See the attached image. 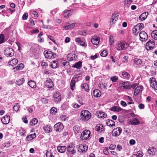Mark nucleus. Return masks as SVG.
<instances>
[{
  "label": "nucleus",
  "instance_id": "61",
  "mask_svg": "<svg viewBox=\"0 0 157 157\" xmlns=\"http://www.w3.org/2000/svg\"><path fill=\"white\" fill-rule=\"evenodd\" d=\"M28 14L27 13H24L22 17V18L24 20H26L28 18Z\"/></svg>",
  "mask_w": 157,
  "mask_h": 157
},
{
  "label": "nucleus",
  "instance_id": "1",
  "mask_svg": "<svg viewBox=\"0 0 157 157\" xmlns=\"http://www.w3.org/2000/svg\"><path fill=\"white\" fill-rule=\"evenodd\" d=\"M91 113L88 110H85L82 111L80 114L81 119L84 121H87L90 118Z\"/></svg>",
  "mask_w": 157,
  "mask_h": 157
},
{
  "label": "nucleus",
  "instance_id": "22",
  "mask_svg": "<svg viewBox=\"0 0 157 157\" xmlns=\"http://www.w3.org/2000/svg\"><path fill=\"white\" fill-rule=\"evenodd\" d=\"M148 13L145 12L142 13L139 17V18L140 20L143 21L147 17Z\"/></svg>",
  "mask_w": 157,
  "mask_h": 157
},
{
  "label": "nucleus",
  "instance_id": "14",
  "mask_svg": "<svg viewBox=\"0 0 157 157\" xmlns=\"http://www.w3.org/2000/svg\"><path fill=\"white\" fill-rule=\"evenodd\" d=\"M88 147L86 145H83L82 144H80L78 147V151L80 152H83L86 151Z\"/></svg>",
  "mask_w": 157,
  "mask_h": 157
},
{
  "label": "nucleus",
  "instance_id": "10",
  "mask_svg": "<svg viewBox=\"0 0 157 157\" xmlns=\"http://www.w3.org/2000/svg\"><path fill=\"white\" fill-rule=\"evenodd\" d=\"M53 97L54 101L56 103H59L61 100V96L58 92L54 94Z\"/></svg>",
  "mask_w": 157,
  "mask_h": 157
},
{
  "label": "nucleus",
  "instance_id": "53",
  "mask_svg": "<svg viewBox=\"0 0 157 157\" xmlns=\"http://www.w3.org/2000/svg\"><path fill=\"white\" fill-rule=\"evenodd\" d=\"M72 56L71 54H68L67 56L68 60L69 61H72L73 59V58L71 56Z\"/></svg>",
  "mask_w": 157,
  "mask_h": 157
},
{
  "label": "nucleus",
  "instance_id": "39",
  "mask_svg": "<svg viewBox=\"0 0 157 157\" xmlns=\"http://www.w3.org/2000/svg\"><path fill=\"white\" fill-rule=\"evenodd\" d=\"M38 122V120L36 118H34L30 122V124L32 126H33L36 125Z\"/></svg>",
  "mask_w": 157,
  "mask_h": 157
},
{
  "label": "nucleus",
  "instance_id": "42",
  "mask_svg": "<svg viewBox=\"0 0 157 157\" xmlns=\"http://www.w3.org/2000/svg\"><path fill=\"white\" fill-rule=\"evenodd\" d=\"M58 62L56 61H54L52 62L51 65V67L52 68H56L57 67Z\"/></svg>",
  "mask_w": 157,
  "mask_h": 157
},
{
  "label": "nucleus",
  "instance_id": "31",
  "mask_svg": "<svg viewBox=\"0 0 157 157\" xmlns=\"http://www.w3.org/2000/svg\"><path fill=\"white\" fill-rule=\"evenodd\" d=\"M121 110H122V109L121 108L117 106L113 107L111 109V110L117 112L121 111Z\"/></svg>",
  "mask_w": 157,
  "mask_h": 157
},
{
  "label": "nucleus",
  "instance_id": "17",
  "mask_svg": "<svg viewBox=\"0 0 157 157\" xmlns=\"http://www.w3.org/2000/svg\"><path fill=\"white\" fill-rule=\"evenodd\" d=\"M143 87L142 86H139L135 89L134 94L135 95H137L138 94L141 92L143 90Z\"/></svg>",
  "mask_w": 157,
  "mask_h": 157
},
{
  "label": "nucleus",
  "instance_id": "8",
  "mask_svg": "<svg viewBox=\"0 0 157 157\" xmlns=\"http://www.w3.org/2000/svg\"><path fill=\"white\" fill-rule=\"evenodd\" d=\"M122 129L120 127H117L114 128L112 132V135L115 136H119L121 133Z\"/></svg>",
  "mask_w": 157,
  "mask_h": 157
},
{
  "label": "nucleus",
  "instance_id": "29",
  "mask_svg": "<svg viewBox=\"0 0 157 157\" xmlns=\"http://www.w3.org/2000/svg\"><path fill=\"white\" fill-rule=\"evenodd\" d=\"M136 28V30H141L144 28V25L142 23H140L137 24L135 26Z\"/></svg>",
  "mask_w": 157,
  "mask_h": 157
},
{
  "label": "nucleus",
  "instance_id": "4",
  "mask_svg": "<svg viewBox=\"0 0 157 157\" xmlns=\"http://www.w3.org/2000/svg\"><path fill=\"white\" fill-rule=\"evenodd\" d=\"M128 46V44L127 43H124L121 42L116 44V48L117 50L121 51L124 50L125 48H126Z\"/></svg>",
  "mask_w": 157,
  "mask_h": 157
},
{
  "label": "nucleus",
  "instance_id": "63",
  "mask_svg": "<svg viewBox=\"0 0 157 157\" xmlns=\"http://www.w3.org/2000/svg\"><path fill=\"white\" fill-rule=\"evenodd\" d=\"M125 98L126 99L128 100L131 101H133V100H132V98L130 96H126L125 97Z\"/></svg>",
  "mask_w": 157,
  "mask_h": 157
},
{
  "label": "nucleus",
  "instance_id": "6",
  "mask_svg": "<svg viewBox=\"0 0 157 157\" xmlns=\"http://www.w3.org/2000/svg\"><path fill=\"white\" fill-rule=\"evenodd\" d=\"M63 125L62 123L58 122L54 125V128L56 132H60L63 130Z\"/></svg>",
  "mask_w": 157,
  "mask_h": 157
},
{
  "label": "nucleus",
  "instance_id": "47",
  "mask_svg": "<svg viewBox=\"0 0 157 157\" xmlns=\"http://www.w3.org/2000/svg\"><path fill=\"white\" fill-rule=\"evenodd\" d=\"M19 132L20 136H25V134L26 132V131L25 130L22 129H20L19 130Z\"/></svg>",
  "mask_w": 157,
  "mask_h": 157
},
{
  "label": "nucleus",
  "instance_id": "50",
  "mask_svg": "<svg viewBox=\"0 0 157 157\" xmlns=\"http://www.w3.org/2000/svg\"><path fill=\"white\" fill-rule=\"evenodd\" d=\"M108 54V52H107V50H105L103 51L101 54V55L102 57H105Z\"/></svg>",
  "mask_w": 157,
  "mask_h": 157
},
{
  "label": "nucleus",
  "instance_id": "56",
  "mask_svg": "<svg viewBox=\"0 0 157 157\" xmlns=\"http://www.w3.org/2000/svg\"><path fill=\"white\" fill-rule=\"evenodd\" d=\"M46 156L47 157H54V156L53 155L52 153L49 151H47L46 153Z\"/></svg>",
  "mask_w": 157,
  "mask_h": 157
},
{
  "label": "nucleus",
  "instance_id": "3",
  "mask_svg": "<svg viewBox=\"0 0 157 157\" xmlns=\"http://www.w3.org/2000/svg\"><path fill=\"white\" fill-rule=\"evenodd\" d=\"M4 54L7 57H11L14 55V52L11 48H6L4 51Z\"/></svg>",
  "mask_w": 157,
  "mask_h": 157
},
{
  "label": "nucleus",
  "instance_id": "52",
  "mask_svg": "<svg viewBox=\"0 0 157 157\" xmlns=\"http://www.w3.org/2000/svg\"><path fill=\"white\" fill-rule=\"evenodd\" d=\"M109 41L111 45H112L114 43V38L113 36L111 35L109 38Z\"/></svg>",
  "mask_w": 157,
  "mask_h": 157
},
{
  "label": "nucleus",
  "instance_id": "32",
  "mask_svg": "<svg viewBox=\"0 0 157 157\" xmlns=\"http://www.w3.org/2000/svg\"><path fill=\"white\" fill-rule=\"evenodd\" d=\"M82 62L81 61H79L77 63H76L72 67H73L76 68L77 69H80L82 66Z\"/></svg>",
  "mask_w": 157,
  "mask_h": 157
},
{
  "label": "nucleus",
  "instance_id": "5",
  "mask_svg": "<svg viewBox=\"0 0 157 157\" xmlns=\"http://www.w3.org/2000/svg\"><path fill=\"white\" fill-rule=\"evenodd\" d=\"M81 78V77L78 76V75H75V77L73 78L71 80L70 83V86L71 89L74 90L73 88L75 87L76 82L78 81V80H80Z\"/></svg>",
  "mask_w": 157,
  "mask_h": 157
},
{
  "label": "nucleus",
  "instance_id": "55",
  "mask_svg": "<svg viewBox=\"0 0 157 157\" xmlns=\"http://www.w3.org/2000/svg\"><path fill=\"white\" fill-rule=\"evenodd\" d=\"M79 104H80V105H79L78 104H75L73 105V107L75 108H78L80 106L82 105H83V103L80 102V101H79Z\"/></svg>",
  "mask_w": 157,
  "mask_h": 157
},
{
  "label": "nucleus",
  "instance_id": "35",
  "mask_svg": "<svg viewBox=\"0 0 157 157\" xmlns=\"http://www.w3.org/2000/svg\"><path fill=\"white\" fill-rule=\"evenodd\" d=\"M75 24L74 23L71 24L69 25L64 26V28L66 29L67 30L71 29L73 28L75 26Z\"/></svg>",
  "mask_w": 157,
  "mask_h": 157
},
{
  "label": "nucleus",
  "instance_id": "62",
  "mask_svg": "<svg viewBox=\"0 0 157 157\" xmlns=\"http://www.w3.org/2000/svg\"><path fill=\"white\" fill-rule=\"evenodd\" d=\"M138 107L140 109H144V105L142 103L140 104L139 105Z\"/></svg>",
  "mask_w": 157,
  "mask_h": 157
},
{
  "label": "nucleus",
  "instance_id": "37",
  "mask_svg": "<svg viewBox=\"0 0 157 157\" xmlns=\"http://www.w3.org/2000/svg\"><path fill=\"white\" fill-rule=\"evenodd\" d=\"M134 62L136 65H140L142 63V61L140 59L135 58L134 59Z\"/></svg>",
  "mask_w": 157,
  "mask_h": 157
},
{
  "label": "nucleus",
  "instance_id": "12",
  "mask_svg": "<svg viewBox=\"0 0 157 157\" xmlns=\"http://www.w3.org/2000/svg\"><path fill=\"white\" fill-rule=\"evenodd\" d=\"M10 120V117L9 115H6L4 116L1 119L2 122L4 124H6L9 122Z\"/></svg>",
  "mask_w": 157,
  "mask_h": 157
},
{
  "label": "nucleus",
  "instance_id": "44",
  "mask_svg": "<svg viewBox=\"0 0 157 157\" xmlns=\"http://www.w3.org/2000/svg\"><path fill=\"white\" fill-rule=\"evenodd\" d=\"M57 110L56 108L55 107H52L50 109V112L51 114L52 115H55L57 112Z\"/></svg>",
  "mask_w": 157,
  "mask_h": 157
},
{
  "label": "nucleus",
  "instance_id": "43",
  "mask_svg": "<svg viewBox=\"0 0 157 157\" xmlns=\"http://www.w3.org/2000/svg\"><path fill=\"white\" fill-rule=\"evenodd\" d=\"M82 89H84L87 92L89 90V87L87 84L84 83L82 86Z\"/></svg>",
  "mask_w": 157,
  "mask_h": 157
},
{
  "label": "nucleus",
  "instance_id": "19",
  "mask_svg": "<svg viewBox=\"0 0 157 157\" xmlns=\"http://www.w3.org/2000/svg\"><path fill=\"white\" fill-rule=\"evenodd\" d=\"M128 123L132 125H138L140 123V122L137 119L134 118L132 120H130Z\"/></svg>",
  "mask_w": 157,
  "mask_h": 157
},
{
  "label": "nucleus",
  "instance_id": "40",
  "mask_svg": "<svg viewBox=\"0 0 157 157\" xmlns=\"http://www.w3.org/2000/svg\"><path fill=\"white\" fill-rule=\"evenodd\" d=\"M25 81L24 78H22L16 81V83L18 86L21 85Z\"/></svg>",
  "mask_w": 157,
  "mask_h": 157
},
{
  "label": "nucleus",
  "instance_id": "58",
  "mask_svg": "<svg viewBox=\"0 0 157 157\" xmlns=\"http://www.w3.org/2000/svg\"><path fill=\"white\" fill-rule=\"evenodd\" d=\"M133 1V0H125L124 1L125 5L130 4Z\"/></svg>",
  "mask_w": 157,
  "mask_h": 157
},
{
  "label": "nucleus",
  "instance_id": "16",
  "mask_svg": "<svg viewBox=\"0 0 157 157\" xmlns=\"http://www.w3.org/2000/svg\"><path fill=\"white\" fill-rule=\"evenodd\" d=\"M45 86L48 88H52L53 86V84L52 81L50 79H48L45 82Z\"/></svg>",
  "mask_w": 157,
  "mask_h": 157
},
{
  "label": "nucleus",
  "instance_id": "13",
  "mask_svg": "<svg viewBox=\"0 0 157 157\" xmlns=\"http://www.w3.org/2000/svg\"><path fill=\"white\" fill-rule=\"evenodd\" d=\"M100 39L99 37L94 36L91 38V41L94 45H97L99 42Z\"/></svg>",
  "mask_w": 157,
  "mask_h": 157
},
{
  "label": "nucleus",
  "instance_id": "48",
  "mask_svg": "<svg viewBox=\"0 0 157 157\" xmlns=\"http://www.w3.org/2000/svg\"><path fill=\"white\" fill-rule=\"evenodd\" d=\"M110 79L113 82H116L118 80V78L117 76H115L111 77Z\"/></svg>",
  "mask_w": 157,
  "mask_h": 157
},
{
  "label": "nucleus",
  "instance_id": "59",
  "mask_svg": "<svg viewBox=\"0 0 157 157\" xmlns=\"http://www.w3.org/2000/svg\"><path fill=\"white\" fill-rule=\"evenodd\" d=\"M116 145L115 144H112L109 147V148L111 150H113L116 148Z\"/></svg>",
  "mask_w": 157,
  "mask_h": 157
},
{
  "label": "nucleus",
  "instance_id": "41",
  "mask_svg": "<svg viewBox=\"0 0 157 157\" xmlns=\"http://www.w3.org/2000/svg\"><path fill=\"white\" fill-rule=\"evenodd\" d=\"M44 130L47 132H49L51 131V128L49 125H45L43 128Z\"/></svg>",
  "mask_w": 157,
  "mask_h": 157
},
{
  "label": "nucleus",
  "instance_id": "51",
  "mask_svg": "<svg viewBox=\"0 0 157 157\" xmlns=\"http://www.w3.org/2000/svg\"><path fill=\"white\" fill-rule=\"evenodd\" d=\"M4 35L3 34H1L0 36V44L2 43L4 41Z\"/></svg>",
  "mask_w": 157,
  "mask_h": 157
},
{
  "label": "nucleus",
  "instance_id": "54",
  "mask_svg": "<svg viewBox=\"0 0 157 157\" xmlns=\"http://www.w3.org/2000/svg\"><path fill=\"white\" fill-rule=\"evenodd\" d=\"M137 85V83L131 84L129 83V87H130V89L132 88L134 89Z\"/></svg>",
  "mask_w": 157,
  "mask_h": 157
},
{
  "label": "nucleus",
  "instance_id": "49",
  "mask_svg": "<svg viewBox=\"0 0 157 157\" xmlns=\"http://www.w3.org/2000/svg\"><path fill=\"white\" fill-rule=\"evenodd\" d=\"M20 108L19 105L17 103H16L13 107V109L15 111L17 112Z\"/></svg>",
  "mask_w": 157,
  "mask_h": 157
},
{
  "label": "nucleus",
  "instance_id": "24",
  "mask_svg": "<svg viewBox=\"0 0 157 157\" xmlns=\"http://www.w3.org/2000/svg\"><path fill=\"white\" fill-rule=\"evenodd\" d=\"M98 116L99 118H104L106 117V114L102 111H99L97 113Z\"/></svg>",
  "mask_w": 157,
  "mask_h": 157
},
{
  "label": "nucleus",
  "instance_id": "33",
  "mask_svg": "<svg viewBox=\"0 0 157 157\" xmlns=\"http://www.w3.org/2000/svg\"><path fill=\"white\" fill-rule=\"evenodd\" d=\"M151 36L155 40H157V30L152 31L151 33Z\"/></svg>",
  "mask_w": 157,
  "mask_h": 157
},
{
  "label": "nucleus",
  "instance_id": "26",
  "mask_svg": "<svg viewBox=\"0 0 157 157\" xmlns=\"http://www.w3.org/2000/svg\"><path fill=\"white\" fill-rule=\"evenodd\" d=\"M72 10H67L64 12L63 15L64 17L66 18H68L69 16L72 15Z\"/></svg>",
  "mask_w": 157,
  "mask_h": 157
},
{
  "label": "nucleus",
  "instance_id": "9",
  "mask_svg": "<svg viewBox=\"0 0 157 157\" xmlns=\"http://www.w3.org/2000/svg\"><path fill=\"white\" fill-rule=\"evenodd\" d=\"M118 18L116 14L114 13L112 14L110 21V25L111 27L114 26V24L117 20Z\"/></svg>",
  "mask_w": 157,
  "mask_h": 157
},
{
  "label": "nucleus",
  "instance_id": "57",
  "mask_svg": "<svg viewBox=\"0 0 157 157\" xmlns=\"http://www.w3.org/2000/svg\"><path fill=\"white\" fill-rule=\"evenodd\" d=\"M136 155L138 156L139 157H142L143 155L142 152L140 151H138Z\"/></svg>",
  "mask_w": 157,
  "mask_h": 157
},
{
  "label": "nucleus",
  "instance_id": "25",
  "mask_svg": "<svg viewBox=\"0 0 157 157\" xmlns=\"http://www.w3.org/2000/svg\"><path fill=\"white\" fill-rule=\"evenodd\" d=\"M36 137V134L35 133L31 135H28L26 138V141H29L32 140L35 138Z\"/></svg>",
  "mask_w": 157,
  "mask_h": 157
},
{
  "label": "nucleus",
  "instance_id": "2",
  "mask_svg": "<svg viewBox=\"0 0 157 157\" xmlns=\"http://www.w3.org/2000/svg\"><path fill=\"white\" fill-rule=\"evenodd\" d=\"M90 132L87 130H85L81 133L80 137L81 139L82 140H86L90 136Z\"/></svg>",
  "mask_w": 157,
  "mask_h": 157
},
{
  "label": "nucleus",
  "instance_id": "15",
  "mask_svg": "<svg viewBox=\"0 0 157 157\" xmlns=\"http://www.w3.org/2000/svg\"><path fill=\"white\" fill-rule=\"evenodd\" d=\"M75 147L74 145L72 144H70L67 147V151L69 152H71L72 154H74L75 153V151L74 150Z\"/></svg>",
  "mask_w": 157,
  "mask_h": 157
},
{
  "label": "nucleus",
  "instance_id": "11",
  "mask_svg": "<svg viewBox=\"0 0 157 157\" xmlns=\"http://www.w3.org/2000/svg\"><path fill=\"white\" fill-rule=\"evenodd\" d=\"M140 39L142 41L146 40L148 38V36L146 33L144 31H142L139 33Z\"/></svg>",
  "mask_w": 157,
  "mask_h": 157
},
{
  "label": "nucleus",
  "instance_id": "21",
  "mask_svg": "<svg viewBox=\"0 0 157 157\" xmlns=\"http://www.w3.org/2000/svg\"><path fill=\"white\" fill-rule=\"evenodd\" d=\"M93 95L94 96L97 97H100L101 95V93L99 90L95 89L93 92Z\"/></svg>",
  "mask_w": 157,
  "mask_h": 157
},
{
  "label": "nucleus",
  "instance_id": "38",
  "mask_svg": "<svg viewBox=\"0 0 157 157\" xmlns=\"http://www.w3.org/2000/svg\"><path fill=\"white\" fill-rule=\"evenodd\" d=\"M73 128L75 133H78L80 130V127L77 125L75 126Z\"/></svg>",
  "mask_w": 157,
  "mask_h": 157
},
{
  "label": "nucleus",
  "instance_id": "7",
  "mask_svg": "<svg viewBox=\"0 0 157 157\" xmlns=\"http://www.w3.org/2000/svg\"><path fill=\"white\" fill-rule=\"evenodd\" d=\"M155 45V43L153 40H149L146 44V48L148 50L153 49Z\"/></svg>",
  "mask_w": 157,
  "mask_h": 157
},
{
  "label": "nucleus",
  "instance_id": "23",
  "mask_svg": "<svg viewBox=\"0 0 157 157\" xmlns=\"http://www.w3.org/2000/svg\"><path fill=\"white\" fill-rule=\"evenodd\" d=\"M18 63V60L16 59H13L11 60L10 61L8 62V64L12 66H14L16 65V64H17Z\"/></svg>",
  "mask_w": 157,
  "mask_h": 157
},
{
  "label": "nucleus",
  "instance_id": "64",
  "mask_svg": "<svg viewBox=\"0 0 157 157\" xmlns=\"http://www.w3.org/2000/svg\"><path fill=\"white\" fill-rule=\"evenodd\" d=\"M98 57V56L97 54H95L94 56H90V58L92 60H94L96 59Z\"/></svg>",
  "mask_w": 157,
  "mask_h": 157
},
{
  "label": "nucleus",
  "instance_id": "34",
  "mask_svg": "<svg viewBox=\"0 0 157 157\" xmlns=\"http://www.w3.org/2000/svg\"><path fill=\"white\" fill-rule=\"evenodd\" d=\"M23 68V65L22 63H20L17 66L14 67L13 68V70H14V71H16L15 69L16 70L22 69Z\"/></svg>",
  "mask_w": 157,
  "mask_h": 157
},
{
  "label": "nucleus",
  "instance_id": "18",
  "mask_svg": "<svg viewBox=\"0 0 157 157\" xmlns=\"http://www.w3.org/2000/svg\"><path fill=\"white\" fill-rule=\"evenodd\" d=\"M95 130L100 132L104 130L105 128L101 124H98L96 125L95 128Z\"/></svg>",
  "mask_w": 157,
  "mask_h": 157
},
{
  "label": "nucleus",
  "instance_id": "46",
  "mask_svg": "<svg viewBox=\"0 0 157 157\" xmlns=\"http://www.w3.org/2000/svg\"><path fill=\"white\" fill-rule=\"evenodd\" d=\"M150 84L153 88H154L155 90H157V83L156 82H151Z\"/></svg>",
  "mask_w": 157,
  "mask_h": 157
},
{
  "label": "nucleus",
  "instance_id": "28",
  "mask_svg": "<svg viewBox=\"0 0 157 157\" xmlns=\"http://www.w3.org/2000/svg\"><path fill=\"white\" fill-rule=\"evenodd\" d=\"M156 149L154 147L150 148L147 150L148 153L151 155L155 154L156 152Z\"/></svg>",
  "mask_w": 157,
  "mask_h": 157
},
{
  "label": "nucleus",
  "instance_id": "36",
  "mask_svg": "<svg viewBox=\"0 0 157 157\" xmlns=\"http://www.w3.org/2000/svg\"><path fill=\"white\" fill-rule=\"evenodd\" d=\"M106 124L109 126H113L115 125V122L112 120H109L106 123Z\"/></svg>",
  "mask_w": 157,
  "mask_h": 157
},
{
  "label": "nucleus",
  "instance_id": "27",
  "mask_svg": "<svg viewBox=\"0 0 157 157\" xmlns=\"http://www.w3.org/2000/svg\"><path fill=\"white\" fill-rule=\"evenodd\" d=\"M122 85L123 88L125 89H130L129 87V83L128 82H123L121 83H120Z\"/></svg>",
  "mask_w": 157,
  "mask_h": 157
},
{
  "label": "nucleus",
  "instance_id": "30",
  "mask_svg": "<svg viewBox=\"0 0 157 157\" xmlns=\"http://www.w3.org/2000/svg\"><path fill=\"white\" fill-rule=\"evenodd\" d=\"M28 84L31 88H35L36 87V82L32 80L29 81L28 82Z\"/></svg>",
  "mask_w": 157,
  "mask_h": 157
},
{
  "label": "nucleus",
  "instance_id": "60",
  "mask_svg": "<svg viewBox=\"0 0 157 157\" xmlns=\"http://www.w3.org/2000/svg\"><path fill=\"white\" fill-rule=\"evenodd\" d=\"M49 51H44V54L45 57L46 58L48 59V55H49Z\"/></svg>",
  "mask_w": 157,
  "mask_h": 157
},
{
  "label": "nucleus",
  "instance_id": "20",
  "mask_svg": "<svg viewBox=\"0 0 157 157\" xmlns=\"http://www.w3.org/2000/svg\"><path fill=\"white\" fill-rule=\"evenodd\" d=\"M67 147L65 146H59L57 147L58 151L60 153H64L66 150Z\"/></svg>",
  "mask_w": 157,
  "mask_h": 157
},
{
  "label": "nucleus",
  "instance_id": "45",
  "mask_svg": "<svg viewBox=\"0 0 157 157\" xmlns=\"http://www.w3.org/2000/svg\"><path fill=\"white\" fill-rule=\"evenodd\" d=\"M122 75L124 77L127 79H129L130 77V74L128 72L124 71L122 73Z\"/></svg>",
  "mask_w": 157,
  "mask_h": 157
}]
</instances>
